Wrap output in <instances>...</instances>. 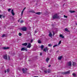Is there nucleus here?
<instances>
[{
  "label": "nucleus",
  "mask_w": 77,
  "mask_h": 77,
  "mask_svg": "<svg viewBox=\"0 0 77 77\" xmlns=\"http://www.w3.org/2000/svg\"><path fill=\"white\" fill-rule=\"evenodd\" d=\"M59 18V17L57 15V14H55L53 17V19H56L57 18Z\"/></svg>",
  "instance_id": "1"
},
{
  "label": "nucleus",
  "mask_w": 77,
  "mask_h": 77,
  "mask_svg": "<svg viewBox=\"0 0 77 77\" xmlns=\"http://www.w3.org/2000/svg\"><path fill=\"white\" fill-rule=\"evenodd\" d=\"M67 65L68 66H72V62L71 61H69L67 63Z\"/></svg>",
  "instance_id": "2"
},
{
  "label": "nucleus",
  "mask_w": 77,
  "mask_h": 77,
  "mask_svg": "<svg viewBox=\"0 0 77 77\" xmlns=\"http://www.w3.org/2000/svg\"><path fill=\"white\" fill-rule=\"evenodd\" d=\"M69 73H70L69 71H68L65 72H62L61 74L63 75H66V74H69Z\"/></svg>",
  "instance_id": "3"
},
{
  "label": "nucleus",
  "mask_w": 77,
  "mask_h": 77,
  "mask_svg": "<svg viewBox=\"0 0 77 77\" xmlns=\"http://www.w3.org/2000/svg\"><path fill=\"white\" fill-rule=\"evenodd\" d=\"M21 30H22L23 32L26 31L27 30V28L25 27H23L21 28Z\"/></svg>",
  "instance_id": "4"
},
{
  "label": "nucleus",
  "mask_w": 77,
  "mask_h": 77,
  "mask_svg": "<svg viewBox=\"0 0 77 77\" xmlns=\"http://www.w3.org/2000/svg\"><path fill=\"white\" fill-rule=\"evenodd\" d=\"M27 70V69L25 68V70H24V69L23 68L22 69V71H23V73H25V72H26V71Z\"/></svg>",
  "instance_id": "5"
},
{
  "label": "nucleus",
  "mask_w": 77,
  "mask_h": 77,
  "mask_svg": "<svg viewBox=\"0 0 77 77\" xmlns=\"http://www.w3.org/2000/svg\"><path fill=\"white\" fill-rule=\"evenodd\" d=\"M4 59H5V60H8V58L7 57V55H5L3 56Z\"/></svg>",
  "instance_id": "6"
},
{
  "label": "nucleus",
  "mask_w": 77,
  "mask_h": 77,
  "mask_svg": "<svg viewBox=\"0 0 77 77\" xmlns=\"http://www.w3.org/2000/svg\"><path fill=\"white\" fill-rule=\"evenodd\" d=\"M30 47H31V44L29 43L27 46V48H30Z\"/></svg>",
  "instance_id": "7"
},
{
  "label": "nucleus",
  "mask_w": 77,
  "mask_h": 77,
  "mask_svg": "<svg viewBox=\"0 0 77 77\" xmlns=\"http://www.w3.org/2000/svg\"><path fill=\"white\" fill-rule=\"evenodd\" d=\"M2 48L4 49V50H8V49H9V48L8 47H4Z\"/></svg>",
  "instance_id": "8"
},
{
  "label": "nucleus",
  "mask_w": 77,
  "mask_h": 77,
  "mask_svg": "<svg viewBox=\"0 0 77 77\" xmlns=\"http://www.w3.org/2000/svg\"><path fill=\"white\" fill-rule=\"evenodd\" d=\"M11 14H12V15L14 16V15H15V13H14V10L12 9L11 10Z\"/></svg>",
  "instance_id": "9"
},
{
  "label": "nucleus",
  "mask_w": 77,
  "mask_h": 77,
  "mask_svg": "<svg viewBox=\"0 0 77 77\" xmlns=\"http://www.w3.org/2000/svg\"><path fill=\"white\" fill-rule=\"evenodd\" d=\"M50 60V58L48 57L47 58V59H46V61L47 63H48V61Z\"/></svg>",
  "instance_id": "10"
},
{
  "label": "nucleus",
  "mask_w": 77,
  "mask_h": 77,
  "mask_svg": "<svg viewBox=\"0 0 77 77\" xmlns=\"http://www.w3.org/2000/svg\"><path fill=\"white\" fill-rule=\"evenodd\" d=\"M22 45L24 46H27V43H25L22 44Z\"/></svg>",
  "instance_id": "11"
},
{
  "label": "nucleus",
  "mask_w": 77,
  "mask_h": 77,
  "mask_svg": "<svg viewBox=\"0 0 77 77\" xmlns=\"http://www.w3.org/2000/svg\"><path fill=\"white\" fill-rule=\"evenodd\" d=\"M46 51H48V48L46 47L45 48L43 49V51L46 52Z\"/></svg>",
  "instance_id": "12"
},
{
  "label": "nucleus",
  "mask_w": 77,
  "mask_h": 77,
  "mask_svg": "<svg viewBox=\"0 0 77 77\" xmlns=\"http://www.w3.org/2000/svg\"><path fill=\"white\" fill-rule=\"evenodd\" d=\"M62 56H61L58 57V60H60L62 59Z\"/></svg>",
  "instance_id": "13"
},
{
  "label": "nucleus",
  "mask_w": 77,
  "mask_h": 77,
  "mask_svg": "<svg viewBox=\"0 0 77 77\" xmlns=\"http://www.w3.org/2000/svg\"><path fill=\"white\" fill-rule=\"evenodd\" d=\"M75 65H76V63H75V62H72V66H75Z\"/></svg>",
  "instance_id": "14"
},
{
  "label": "nucleus",
  "mask_w": 77,
  "mask_h": 77,
  "mask_svg": "<svg viewBox=\"0 0 77 77\" xmlns=\"http://www.w3.org/2000/svg\"><path fill=\"white\" fill-rule=\"evenodd\" d=\"M60 38H62V39L64 38V36H63L62 34L60 35Z\"/></svg>",
  "instance_id": "15"
},
{
  "label": "nucleus",
  "mask_w": 77,
  "mask_h": 77,
  "mask_svg": "<svg viewBox=\"0 0 77 77\" xmlns=\"http://www.w3.org/2000/svg\"><path fill=\"white\" fill-rule=\"evenodd\" d=\"M44 47L43 45H41L40 48H41L42 50H43V49L44 48Z\"/></svg>",
  "instance_id": "16"
},
{
  "label": "nucleus",
  "mask_w": 77,
  "mask_h": 77,
  "mask_svg": "<svg viewBox=\"0 0 77 77\" xmlns=\"http://www.w3.org/2000/svg\"><path fill=\"white\" fill-rule=\"evenodd\" d=\"M35 14H37V15H40V14H41V13L40 12H37V13H35Z\"/></svg>",
  "instance_id": "17"
},
{
  "label": "nucleus",
  "mask_w": 77,
  "mask_h": 77,
  "mask_svg": "<svg viewBox=\"0 0 77 77\" xmlns=\"http://www.w3.org/2000/svg\"><path fill=\"white\" fill-rule=\"evenodd\" d=\"M49 36V37H52V34H51V32H50Z\"/></svg>",
  "instance_id": "18"
},
{
  "label": "nucleus",
  "mask_w": 77,
  "mask_h": 77,
  "mask_svg": "<svg viewBox=\"0 0 77 77\" xmlns=\"http://www.w3.org/2000/svg\"><path fill=\"white\" fill-rule=\"evenodd\" d=\"M72 75H73V76L74 77H77V75H76L74 73H73L72 74Z\"/></svg>",
  "instance_id": "19"
},
{
  "label": "nucleus",
  "mask_w": 77,
  "mask_h": 77,
  "mask_svg": "<svg viewBox=\"0 0 77 77\" xmlns=\"http://www.w3.org/2000/svg\"><path fill=\"white\" fill-rule=\"evenodd\" d=\"M65 31H66V32H69V30H68V29L66 28L65 29Z\"/></svg>",
  "instance_id": "20"
},
{
  "label": "nucleus",
  "mask_w": 77,
  "mask_h": 77,
  "mask_svg": "<svg viewBox=\"0 0 77 77\" xmlns=\"http://www.w3.org/2000/svg\"><path fill=\"white\" fill-rule=\"evenodd\" d=\"M70 13H74L75 11H70Z\"/></svg>",
  "instance_id": "21"
},
{
  "label": "nucleus",
  "mask_w": 77,
  "mask_h": 77,
  "mask_svg": "<svg viewBox=\"0 0 77 77\" xmlns=\"http://www.w3.org/2000/svg\"><path fill=\"white\" fill-rule=\"evenodd\" d=\"M25 48H22L21 50V51H24Z\"/></svg>",
  "instance_id": "22"
},
{
  "label": "nucleus",
  "mask_w": 77,
  "mask_h": 77,
  "mask_svg": "<svg viewBox=\"0 0 77 77\" xmlns=\"http://www.w3.org/2000/svg\"><path fill=\"white\" fill-rule=\"evenodd\" d=\"M29 12H32V13H35V11H29Z\"/></svg>",
  "instance_id": "23"
},
{
  "label": "nucleus",
  "mask_w": 77,
  "mask_h": 77,
  "mask_svg": "<svg viewBox=\"0 0 77 77\" xmlns=\"http://www.w3.org/2000/svg\"><path fill=\"white\" fill-rule=\"evenodd\" d=\"M19 35L20 36H21L22 35V34H21V33L20 32L19 33Z\"/></svg>",
  "instance_id": "24"
},
{
  "label": "nucleus",
  "mask_w": 77,
  "mask_h": 77,
  "mask_svg": "<svg viewBox=\"0 0 77 77\" xmlns=\"http://www.w3.org/2000/svg\"><path fill=\"white\" fill-rule=\"evenodd\" d=\"M6 35L5 34H3V35H2V38H3V37H5Z\"/></svg>",
  "instance_id": "25"
},
{
  "label": "nucleus",
  "mask_w": 77,
  "mask_h": 77,
  "mask_svg": "<svg viewBox=\"0 0 77 77\" xmlns=\"http://www.w3.org/2000/svg\"><path fill=\"white\" fill-rule=\"evenodd\" d=\"M57 45H55L53 46V48H54V47H57Z\"/></svg>",
  "instance_id": "26"
},
{
  "label": "nucleus",
  "mask_w": 77,
  "mask_h": 77,
  "mask_svg": "<svg viewBox=\"0 0 77 77\" xmlns=\"http://www.w3.org/2000/svg\"><path fill=\"white\" fill-rule=\"evenodd\" d=\"M7 72H9V71H10V70H9V69H8L7 70Z\"/></svg>",
  "instance_id": "27"
},
{
  "label": "nucleus",
  "mask_w": 77,
  "mask_h": 77,
  "mask_svg": "<svg viewBox=\"0 0 77 77\" xmlns=\"http://www.w3.org/2000/svg\"><path fill=\"white\" fill-rule=\"evenodd\" d=\"M38 42L39 44H41V41L40 40H39L38 41Z\"/></svg>",
  "instance_id": "28"
},
{
  "label": "nucleus",
  "mask_w": 77,
  "mask_h": 77,
  "mask_svg": "<svg viewBox=\"0 0 77 77\" xmlns=\"http://www.w3.org/2000/svg\"><path fill=\"white\" fill-rule=\"evenodd\" d=\"M52 46V45H51V44H48V47H51Z\"/></svg>",
  "instance_id": "29"
},
{
  "label": "nucleus",
  "mask_w": 77,
  "mask_h": 77,
  "mask_svg": "<svg viewBox=\"0 0 77 77\" xmlns=\"http://www.w3.org/2000/svg\"><path fill=\"white\" fill-rule=\"evenodd\" d=\"M11 8H9L8 9V11L9 12H10V11H11Z\"/></svg>",
  "instance_id": "30"
},
{
  "label": "nucleus",
  "mask_w": 77,
  "mask_h": 77,
  "mask_svg": "<svg viewBox=\"0 0 77 77\" xmlns=\"http://www.w3.org/2000/svg\"><path fill=\"white\" fill-rule=\"evenodd\" d=\"M23 22H24V21H23V20H21L20 21V23H23Z\"/></svg>",
  "instance_id": "31"
},
{
  "label": "nucleus",
  "mask_w": 77,
  "mask_h": 77,
  "mask_svg": "<svg viewBox=\"0 0 77 77\" xmlns=\"http://www.w3.org/2000/svg\"><path fill=\"white\" fill-rule=\"evenodd\" d=\"M24 12V11H23L21 12V16H23V13Z\"/></svg>",
  "instance_id": "32"
},
{
  "label": "nucleus",
  "mask_w": 77,
  "mask_h": 77,
  "mask_svg": "<svg viewBox=\"0 0 77 77\" xmlns=\"http://www.w3.org/2000/svg\"><path fill=\"white\" fill-rule=\"evenodd\" d=\"M64 17H65V18H67L68 17H67V16H65V15H64Z\"/></svg>",
  "instance_id": "33"
},
{
  "label": "nucleus",
  "mask_w": 77,
  "mask_h": 77,
  "mask_svg": "<svg viewBox=\"0 0 77 77\" xmlns=\"http://www.w3.org/2000/svg\"><path fill=\"white\" fill-rule=\"evenodd\" d=\"M61 44V41H60L59 42L58 44Z\"/></svg>",
  "instance_id": "34"
},
{
  "label": "nucleus",
  "mask_w": 77,
  "mask_h": 77,
  "mask_svg": "<svg viewBox=\"0 0 77 77\" xmlns=\"http://www.w3.org/2000/svg\"><path fill=\"white\" fill-rule=\"evenodd\" d=\"M44 72H45V73H47V70H45L44 71Z\"/></svg>",
  "instance_id": "35"
},
{
  "label": "nucleus",
  "mask_w": 77,
  "mask_h": 77,
  "mask_svg": "<svg viewBox=\"0 0 77 77\" xmlns=\"http://www.w3.org/2000/svg\"><path fill=\"white\" fill-rule=\"evenodd\" d=\"M33 39H32L31 40V43H32V42H33Z\"/></svg>",
  "instance_id": "36"
},
{
  "label": "nucleus",
  "mask_w": 77,
  "mask_h": 77,
  "mask_svg": "<svg viewBox=\"0 0 77 77\" xmlns=\"http://www.w3.org/2000/svg\"><path fill=\"white\" fill-rule=\"evenodd\" d=\"M53 35H54V34H55L54 31H53Z\"/></svg>",
  "instance_id": "37"
},
{
  "label": "nucleus",
  "mask_w": 77,
  "mask_h": 77,
  "mask_svg": "<svg viewBox=\"0 0 77 77\" xmlns=\"http://www.w3.org/2000/svg\"><path fill=\"white\" fill-rule=\"evenodd\" d=\"M24 50H25V51H27V49H24Z\"/></svg>",
  "instance_id": "38"
},
{
  "label": "nucleus",
  "mask_w": 77,
  "mask_h": 77,
  "mask_svg": "<svg viewBox=\"0 0 77 77\" xmlns=\"http://www.w3.org/2000/svg\"><path fill=\"white\" fill-rule=\"evenodd\" d=\"M2 15H0V18H2Z\"/></svg>",
  "instance_id": "39"
},
{
  "label": "nucleus",
  "mask_w": 77,
  "mask_h": 77,
  "mask_svg": "<svg viewBox=\"0 0 77 77\" xmlns=\"http://www.w3.org/2000/svg\"><path fill=\"white\" fill-rule=\"evenodd\" d=\"M37 32V31H35L34 33H36Z\"/></svg>",
  "instance_id": "40"
},
{
  "label": "nucleus",
  "mask_w": 77,
  "mask_h": 77,
  "mask_svg": "<svg viewBox=\"0 0 77 77\" xmlns=\"http://www.w3.org/2000/svg\"><path fill=\"white\" fill-rule=\"evenodd\" d=\"M25 9H26V8H24L23 11H24L25 10Z\"/></svg>",
  "instance_id": "41"
},
{
  "label": "nucleus",
  "mask_w": 77,
  "mask_h": 77,
  "mask_svg": "<svg viewBox=\"0 0 77 77\" xmlns=\"http://www.w3.org/2000/svg\"><path fill=\"white\" fill-rule=\"evenodd\" d=\"M6 72H7L6 70H5V74H6Z\"/></svg>",
  "instance_id": "42"
},
{
  "label": "nucleus",
  "mask_w": 77,
  "mask_h": 77,
  "mask_svg": "<svg viewBox=\"0 0 77 77\" xmlns=\"http://www.w3.org/2000/svg\"><path fill=\"white\" fill-rule=\"evenodd\" d=\"M8 60H10V57L9 56H8Z\"/></svg>",
  "instance_id": "43"
},
{
  "label": "nucleus",
  "mask_w": 77,
  "mask_h": 77,
  "mask_svg": "<svg viewBox=\"0 0 77 77\" xmlns=\"http://www.w3.org/2000/svg\"><path fill=\"white\" fill-rule=\"evenodd\" d=\"M40 56H42V53H40Z\"/></svg>",
  "instance_id": "44"
},
{
  "label": "nucleus",
  "mask_w": 77,
  "mask_h": 77,
  "mask_svg": "<svg viewBox=\"0 0 77 77\" xmlns=\"http://www.w3.org/2000/svg\"><path fill=\"white\" fill-rule=\"evenodd\" d=\"M50 66H51V65H49L48 66V67H50Z\"/></svg>",
  "instance_id": "45"
},
{
  "label": "nucleus",
  "mask_w": 77,
  "mask_h": 77,
  "mask_svg": "<svg viewBox=\"0 0 77 77\" xmlns=\"http://www.w3.org/2000/svg\"><path fill=\"white\" fill-rule=\"evenodd\" d=\"M3 18H5V16H3Z\"/></svg>",
  "instance_id": "46"
},
{
  "label": "nucleus",
  "mask_w": 77,
  "mask_h": 77,
  "mask_svg": "<svg viewBox=\"0 0 77 77\" xmlns=\"http://www.w3.org/2000/svg\"><path fill=\"white\" fill-rule=\"evenodd\" d=\"M34 77H38V76H34Z\"/></svg>",
  "instance_id": "47"
},
{
  "label": "nucleus",
  "mask_w": 77,
  "mask_h": 77,
  "mask_svg": "<svg viewBox=\"0 0 77 77\" xmlns=\"http://www.w3.org/2000/svg\"><path fill=\"white\" fill-rule=\"evenodd\" d=\"M19 21H20V20H18V22H19Z\"/></svg>",
  "instance_id": "48"
},
{
  "label": "nucleus",
  "mask_w": 77,
  "mask_h": 77,
  "mask_svg": "<svg viewBox=\"0 0 77 77\" xmlns=\"http://www.w3.org/2000/svg\"><path fill=\"white\" fill-rule=\"evenodd\" d=\"M64 5H65V4H63V6H64Z\"/></svg>",
  "instance_id": "49"
},
{
  "label": "nucleus",
  "mask_w": 77,
  "mask_h": 77,
  "mask_svg": "<svg viewBox=\"0 0 77 77\" xmlns=\"http://www.w3.org/2000/svg\"><path fill=\"white\" fill-rule=\"evenodd\" d=\"M21 18H20V20H21Z\"/></svg>",
  "instance_id": "50"
},
{
  "label": "nucleus",
  "mask_w": 77,
  "mask_h": 77,
  "mask_svg": "<svg viewBox=\"0 0 77 77\" xmlns=\"http://www.w3.org/2000/svg\"><path fill=\"white\" fill-rule=\"evenodd\" d=\"M29 61H30V60H29Z\"/></svg>",
  "instance_id": "51"
},
{
  "label": "nucleus",
  "mask_w": 77,
  "mask_h": 77,
  "mask_svg": "<svg viewBox=\"0 0 77 77\" xmlns=\"http://www.w3.org/2000/svg\"><path fill=\"white\" fill-rule=\"evenodd\" d=\"M76 25H77V23H76Z\"/></svg>",
  "instance_id": "52"
},
{
  "label": "nucleus",
  "mask_w": 77,
  "mask_h": 77,
  "mask_svg": "<svg viewBox=\"0 0 77 77\" xmlns=\"http://www.w3.org/2000/svg\"><path fill=\"white\" fill-rule=\"evenodd\" d=\"M48 72H49V71H48Z\"/></svg>",
  "instance_id": "53"
}]
</instances>
